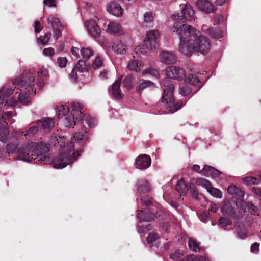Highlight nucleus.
Listing matches in <instances>:
<instances>
[{"mask_svg": "<svg viewBox=\"0 0 261 261\" xmlns=\"http://www.w3.org/2000/svg\"><path fill=\"white\" fill-rule=\"evenodd\" d=\"M89 136L86 129L81 128L74 134L73 138L75 143L68 142L67 143L66 139L64 136H55L56 140L55 146L60 147V153L51 161L50 164L55 168L61 169L76 161L81 152L83 151V147L88 141Z\"/></svg>", "mask_w": 261, "mask_h": 261, "instance_id": "nucleus-1", "label": "nucleus"}, {"mask_svg": "<svg viewBox=\"0 0 261 261\" xmlns=\"http://www.w3.org/2000/svg\"><path fill=\"white\" fill-rule=\"evenodd\" d=\"M194 14L193 8L187 3L180 13L172 15L174 20L173 32H177L180 40L178 50L188 57H190L195 52L192 43V38H190L191 26L186 25V21L192 20Z\"/></svg>", "mask_w": 261, "mask_h": 261, "instance_id": "nucleus-2", "label": "nucleus"}, {"mask_svg": "<svg viewBox=\"0 0 261 261\" xmlns=\"http://www.w3.org/2000/svg\"><path fill=\"white\" fill-rule=\"evenodd\" d=\"M166 74L167 78L164 79L162 82L164 88L162 97V102L164 103L169 111L173 113L179 110L183 106L182 101H176L174 96V85L172 79L181 80L185 76V70L176 66H171L166 68Z\"/></svg>", "mask_w": 261, "mask_h": 261, "instance_id": "nucleus-3", "label": "nucleus"}, {"mask_svg": "<svg viewBox=\"0 0 261 261\" xmlns=\"http://www.w3.org/2000/svg\"><path fill=\"white\" fill-rule=\"evenodd\" d=\"M49 150V146L45 143L32 142L19 148L17 153L20 160L29 162L33 160L36 163L45 165L50 163V158L47 154Z\"/></svg>", "mask_w": 261, "mask_h": 261, "instance_id": "nucleus-4", "label": "nucleus"}, {"mask_svg": "<svg viewBox=\"0 0 261 261\" xmlns=\"http://www.w3.org/2000/svg\"><path fill=\"white\" fill-rule=\"evenodd\" d=\"M34 80L35 76L30 70L24 71L21 75L14 80L13 84L15 88L20 90L18 98L21 102L27 103L29 96L35 94Z\"/></svg>", "mask_w": 261, "mask_h": 261, "instance_id": "nucleus-5", "label": "nucleus"}, {"mask_svg": "<svg viewBox=\"0 0 261 261\" xmlns=\"http://www.w3.org/2000/svg\"><path fill=\"white\" fill-rule=\"evenodd\" d=\"M72 110L69 115V109L65 105L60 106L58 108V117L65 116L63 120V124L66 127H73L80 122L83 123L85 118L83 109L84 106L79 102H73L71 103Z\"/></svg>", "mask_w": 261, "mask_h": 261, "instance_id": "nucleus-6", "label": "nucleus"}, {"mask_svg": "<svg viewBox=\"0 0 261 261\" xmlns=\"http://www.w3.org/2000/svg\"><path fill=\"white\" fill-rule=\"evenodd\" d=\"M190 38H192V43L194 50L202 54H206L210 48V42L205 36L201 35L200 32L195 28L191 27Z\"/></svg>", "mask_w": 261, "mask_h": 261, "instance_id": "nucleus-7", "label": "nucleus"}, {"mask_svg": "<svg viewBox=\"0 0 261 261\" xmlns=\"http://www.w3.org/2000/svg\"><path fill=\"white\" fill-rule=\"evenodd\" d=\"M159 37V33L158 30H152L147 32L146 37L144 40L143 47H145L150 50L155 49L158 46V38ZM134 52L138 54H144L146 51L144 48L140 46L136 47L134 49Z\"/></svg>", "mask_w": 261, "mask_h": 261, "instance_id": "nucleus-8", "label": "nucleus"}, {"mask_svg": "<svg viewBox=\"0 0 261 261\" xmlns=\"http://www.w3.org/2000/svg\"><path fill=\"white\" fill-rule=\"evenodd\" d=\"M39 132L41 133H47L51 130L55 125L54 120L50 118H44L37 121Z\"/></svg>", "mask_w": 261, "mask_h": 261, "instance_id": "nucleus-9", "label": "nucleus"}, {"mask_svg": "<svg viewBox=\"0 0 261 261\" xmlns=\"http://www.w3.org/2000/svg\"><path fill=\"white\" fill-rule=\"evenodd\" d=\"M229 194L237 196L236 201L235 202L238 207L242 208L244 207L245 202L241 199V198L244 196V192L240 189L237 188L236 186L230 185L227 189Z\"/></svg>", "mask_w": 261, "mask_h": 261, "instance_id": "nucleus-10", "label": "nucleus"}, {"mask_svg": "<svg viewBox=\"0 0 261 261\" xmlns=\"http://www.w3.org/2000/svg\"><path fill=\"white\" fill-rule=\"evenodd\" d=\"M13 90L11 88H7L6 90L4 88L0 90V103L5 106H15L16 101L14 98H8L12 93Z\"/></svg>", "mask_w": 261, "mask_h": 261, "instance_id": "nucleus-11", "label": "nucleus"}, {"mask_svg": "<svg viewBox=\"0 0 261 261\" xmlns=\"http://www.w3.org/2000/svg\"><path fill=\"white\" fill-rule=\"evenodd\" d=\"M184 81L187 84L190 85L192 87L197 88L196 90L194 91V93H196L202 87V84L199 80L198 74L195 73H189L184 76Z\"/></svg>", "mask_w": 261, "mask_h": 261, "instance_id": "nucleus-12", "label": "nucleus"}, {"mask_svg": "<svg viewBox=\"0 0 261 261\" xmlns=\"http://www.w3.org/2000/svg\"><path fill=\"white\" fill-rule=\"evenodd\" d=\"M88 33L94 38L96 39L100 37L101 29L98 25L96 19H91L87 21L86 23Z\"/></svg>", "mask_w": 261, "mask_h": 261, "instance_id": "nucleus-13", "label": "nucleus"}, {"mask_svg": "<svg viewBox=\"0 0 261 261\" xmlns=\"http://www.w3.org/2000/svg\"><path fill=\"white\" fill-rule=\"evenodd\" d=\"M151 163V159L149 155L141 154L136 158L135 165L138 169L144 170L150 166Z\"/></svg>", "mask_w": 261, "mask_h": 261, "instance_id": "nucleus-14", "label": "nucleus"}, {"mask_svg": "<svg viewBox=\"0 0 261 261\" xmlns=\"http://www.w3.org/2000/svg\"><path fill=\"white\" fill-rule=\"evenodd\" d=\"M2 108L0 107V141L6 142L9 137V129L8 123L4 120Z\"/></svg>", "mask_w": 261, "mask_h": 261, "instance_id": "nucleus-15", "label": "nucleus"}, {"mask_svg": "<svg viewBox=\"0 0 261 261\" xmlns=\"http://www.w3.org/2000/svg\"><path fill=\"white\" fill-rule=\"evenodd\" d=\"M196 5L199 10L207 14L215 13L216 11V7L208 0H197Z\"/></svg>", "mask_w": 261, "mask_h": 261, "instance_id": "nucleus-16", "label": "nucleus"}, {"mask_svg": "<svg viewBox=\"0 0 261 261\" xmlns=\"http://www.w3.org/2000/svg\"><path fill=\"white\" fill-rule=\"evenodd\" d=\"M140 222H150L155 218L154 211L143 209L140 210L137 215Z\"/></svg>", "mask_w": 261, "mask_h": 261, "instance_id": "nucleus-17", "label": "nucleus"}, {"mask_svg": "<svg viewBox=\"0 0 261 261\" xmlns=\"http://www.w3.org/2000/svg\"><path fill=\"white\" fill-rule=\"evenodd\" d=\"M122 76H120L112 85V93L113 96L117 99H122L123 94L121 93L120 90V85L121 83Z\"/></svg>", "mask_w": 261, "mask_h": 261, "instance_id": "nucleus-18", "label": "nucleus"}, {"mask_svg": "<svg viewBox=\"0 0 261 261\" xmlns=\"http://www.w3.org/2000/svg\"><path fill=\"white\" fill-rule=\"evenodd\" d=\"M161 61L166 64H175L177 61L176 56L172 53L163 51L160 54Z\"/></svg>", "mask_w": 261, "mask_h": 261, "instance_id": "nucleus-19", "label": "nucleus"}, {"mask_svg": "<svg viewBox=\"0 0 261 261\" xmlns=\"http://www.w3.org/2000/svg\"><path fill=\"white\" fill-rule=\"evenodd\" d=\"M199 173L205 176L213 177H218L220 174L219 170L208 165H205L203 168L199 171Z\"/></svg>", "mask_w": 261, "mask_h": 261, "instance_id": "nucleus-20", "label": "nucleus"}, {"mask_svg": "<svg viewBox=\"0 0 261 261\" xmlns=\"http://www.w3.org/2000/svg\"><path fill=\"white\" fill-rule=\"evenodd\" d=\"M106 30L110 34L116 36H120L124 34L120 24L114 22H109Z\"/></svg>", "mask_w": 261, "mask_h": 261, "instance_id": "nucleus-21", "label": "nucleus"}, {"mask_svg": "<svg viewBox=\"0 0 261 261\" xmlns=\"http://www.w3.org/2000/svg\"><path fill=\"white\" fill-rule=\"evenodd\" d=\"M107 11L112 15L120 16L122 13V9L120 5L114 2H111L107 6Z\"/></svg>", "mask_w": 261, "mask_h": 261, "instance_id": "nucleus-22", "label": "nucleus"}, {"mask_svg": "<svg viewBox=\"0 0 261 261\" xmlns=\"http://www.w3.org/2000/svg\"><path fill=\"white\" fill-rule=\"evenodd\" d=\"M154 86V84L150 81L140 79L137 83L136 91L137 93H141L145 88Z\"/></svg>", "mask_w": 261, "mask_h": 261, "instance_id": "nucleus-23", "label": "nucleus"}, {"mask_svg": "<svg viewBox=\"0 0 261 261\" xmlns=\"http://www.w3.org/2000/svg\"><path fill=\"white\" fill-rule=\"evenodd\" d=\"M37 73L38 77L37 85L39 88H42L44 85V77H46L48 75V72L45 68L42 67Z\"/></svg>", "mask_w": 261, "mask_h": 261, "instance_id": "nucleus-24", "label": "nucleus"}, {"mask_svg": "<svg viewBox=\"0 0 261 261\" xmlns=\"http://www.w3.org/2000/svg\"><path fill=\"white\" fill-rule=\"evenodd\" d=\"M141 203L142 205L145 207L143 208V209L149 210V211H154L155 209L154 207H156L155 205H154L153 201V199L152 197L150 198L149 197H142L141 198Z\"/></svg>", "mask_w": 261, "mask_h": 261, "instance_id": "nucleus-25", "label": "nucleus"}, {"mask_svg": "<svg viewBox=\"0 0 261 261\" xmlns=\"http://www.w3.org/2000/svg\"><path fill=\"white\" fill-rule=\"evenodd\" d=\"M175 190L180 193V195H185L189 190L188 184H186L183 179H181L176 184Z\"/></svg>", "mask_w": 261, "mask_h": 261, "instance_id": "nucleus-26", "label": "nucleus"}, {"mask_svg": "<svg viewBox=\"0 0 261 261\" xmlns=\"http://www.w3.org/2000/svg\"><path fill=\"white\" fill-rule=\"evenodd\" d=\"M138 191L140 194H146L150 191L149 183L146 180H141L138 186Z\"/></svg>", "mask_w": 261, "mask_h": 261, "instance_id": "nucleus-27", "label": "nucleus"}, {"mask_svg": "<svg viewBox=\"0 0 261 261\" xmlns=\"http://www.w3.org/2000/svg\"><path fill=\"white\" fill-rule=\"evenodd\" d=\"M142 63L141 61L137 60L130 61L128 64L127 68L129 70L140 72Z\"/></svg>", "mask_w": 261, "mask_h": 261, "instance_id": "nucleus-28", "label": "nucleus"}, {"mask_svg": "<svg viewBox=\"0 0 261 261\" xmlns=\"http://www.w3.org/2000/svg\"><path fill=\"white\" fill-rule=\"evenodd\" d=\"M179 93L184 96H186L190 95L192 91H195L193 88L187 83L182 84L179 87Z\"/></svg>", "mask_w": 261, "mask_h": 261, "instance_id": "nucleus-29", "label": "nucleus"}, {"mask_svg": "<svg viewBox=\"0 0 261 261\" xmlns=\"http://www.w3.org/2000/svg\"><path fill=\"white\" fill-rule=\"evenodd\" d=\"M74 67L80 73L88 72L91 68L90 65L86 64V62L82 60H79Z\"/></svg>", "mask_w": 261, "mask_h": 261, "instance_id": "nucleus-30", "label": "nucleus"}, {"mask_svg": "<svg viewBox=\"0 0 261 261\" xmlns=\"http://www.w3.org/2000/svg\"><path fill=\"white\" fill-rule=\"evenodd\" d=\"M135 83V79L133 75H127L123 81L124 86L128 90L131 89Z\"/></svg>", "mask_w": 261, "mask_h": 261, "instance_id": "nucleus-31", "label": "nucleus"}, {"mask_svg": "<svg viewBox=\"0 0 261 261\" xmlns=\"http://www.w3.org/2000/svg\"><path fill=\"white\" fill-rule=\"evenodd\" d=\"M212 38L220 39L223 36V32L220 29H216L214 27L209 28L208 34Z\"/></svg>", "mask_w": 261, "mask_h": 261, "instance_id": "nucleus-32", "label": "nucleus"}, {"mask_svg": "<svg viewBox=\"0 0 261 261\" xmlns=\"http://www.w3.org/2000/svg\"><path fill=\"white\" fill-rule=\"evenodd\" d=\"M221 211L224 214H226L228 216L233 217L235 215L234 209L230 202L224 204L222 206Z\"/></svg>", "mask_w": 261, "mask_h": 261, "instance_id": "nucleus-33", "label": "nucleus"}, {"mask_svg": "<svg viewBox=\"0 0 261 261\" xmlns=\"http://www.w3.org/2000/svg\"><path fill=\"white\" fill-rule=\"evenodd\" d=\"M113 49L118 54H123L124 53H125V48L124 47L123 42L121 40H119L114 43L113 46Z\"/></svg>", "mask_w": 261, "mask_h": 261, "instance_id": "nucleus-34", "label": "nucleus"}, {"mask_svg": "<svg viewBox=\"0 0 261 261\" xmlns=\"http://www.w3.org/2000/svg\"><path fill=\"white\" fill-rule=\"evenodd\" d=\"M81 55L83 58L86 60H88L93 55V50L89 47H83L81 49Z\"/></svg>", "mask_w": 261, "mask_h": 261, "instance_id": "nucleus-35", "label": "nucleus"}, {"mask_svg": "<svg viewBox=\"0 0 261 261\" xmlns=\"http://www.w3.org/2000/svg\"><path fill=\"white\" fill-rule=\"evenodd\" d=\"M236 230L240 238L244 239L246 237L248 231L244 225H239L236 227Z\"/></svg>", "mask_w": 261, "mask_h": 261, "instance_id": "nucleus-36", "label": "nucleus"}, {"mask_svg": "<svg viewBox=\"0 0 261 261\" xmlns=\"http://www.w3.org/2000/svg\"><path fill=\"white\" fill-rule=\"evenodd\" d=\"M188 245L190 249L194 252H197L200 250L199 243L194 239L190 238L189 239Z\"/></svg>", "mask_w": 261, "mask_h": 261, "instance_id": "nucleus-37", "label": "nucleus"}, {"mask_svg": "<svg viewBox=\"0 0 261 261\" xmlns=\"http://www.w3.org/2000/svg\"><path fill=\"white\" fill-rule=\"evenodd\" d=\"M51 33L46 32L43 36H41L37 39L38 42L42 45H45L47 44L51 37Z\"/></svg>", "mask_w": 261, "mask_h": 261, "instance_id": "nucleus-38", "label": "nucleus"}, {"mask_svg": "<svg viewBox=\"0 0 261 261\" xmlns=\"http://www.w3.org/2000/svg\"><path fill=\"white\" fill-rule=\"evenodd\" d=\"M168 216V212L162 208H158L155 213V218L160 220H165Z\"/></svg>", "mask_w": 261, "mask_h": 261, "instance_id": "nucleus-39", "label": "nucleus"}, {"mask_svg": "<svg viewBox=\"0 0 261 261\" xmlns=\"http://www.w3.org/2000/svg\"><path fill=\"white\" fill-rule=\"evenodd\" d=\"M196 184L198 186H201L205 189L208 190V188H211V183L207 180L203 178H197L196 180Z\"/></svg>", "mask_w": 261, "mask_h": 261, "instance_id": "nucleus-40", "label": "nucleus"}, {"mask_svg": "<svg viewBox=\"0 0 261 261\" xmlns=\"http://www.w3.org/2000/svg\"><path fill=\"white\" fill-rule=\"evenodd\" d=\"M207 191L214 197L220 198L222 196V193L219 189L214 188L211 186V188H208Z\"/></svg>", "mask_w": 261, "mask_h": 261, "instance_id": "nucleus-41", "label": "nucleus"}, {"mask_svg": "<svg viewBox=\"0 0 261 261\" xmlns=\"http://www.w3.org/2000/svg\"><path fill=\"white\" fill-rule=\"evenodd\" d=\"M102 64L103 60L102 58L99 56H97L93 62L92 68L94 69H97L101 67Z\"/></svg>", "mask_w": 261, "mask_h": 261, "instance_id": "nucleus-42", "label": "nucleus"}, {"mask_svg": "<svg viewBox=\"0 0 261 261\" xmlns=\"http://www.w3.org/2000/svg\"><path fill=\"white\" fill-rule=\"evenodd\" d=\"M242 181L243 183L246 185H256L259 182L258 179L251 176H248L244 178Z\"/></svg>", "mask_w": 261, "mask_h": 261, "instance_id": "nucleus-43", "label": "nucleus"}, {"mask_svg": "<svg viewBox=\"0 0 261 261\" xmlns=\"http://www.w3.org/2000/svg\"><path fill=\"white\" fill-rule=\"evenodd\" d=\"M17 147V144L12 142L9 143L7 145L6 153H8V154H10V153H13L16 151Z\"/></svg>", "mask_w": 261, "mask_h": 261, "instance_id": "nucleus-44", "label": "nucleus"}, {"mask_svg": "<svg viewBox=\"0 0 261 261\" xmlns=\"http://www.w3.org/2000/svg\"><path fill=\"white\" fill-rule=\"evenodd\" d=\"M48 22L51 23L53 28L64 27V25L61 24L59 18H52L51 20L48 18Z\"/></svg>", "mask_w": 261, "mask_h": 261, "instance_id": "nucleus-45", "label": "nucleus"}, {"mask_svg": "<svg viewBox=\"0 0 261 261\" xmlns=\"http://www.w3.org/2000/svg\"><path fill=\"white\" fill-rule=\"evenodd\" d=\"M159 237V235L156 233H150L146 238V241L149 244L153 243L158 240Z\"/></svg>", "mask_w": 261, "mask_h": 261, "instance_id": "nucleus-46", "label": "nucleus"}, {"mask_svg": "<svg viewBox=\"0 0 261 261\" xmlns=\"http://www.w3.org/2000/svg\"><path fill=\"white\" fill-rule=\"evenodd\" d=\"M39 131L38 125H34L30 127L24 134V136H32Z\"/></svg>", "mask_w": 261, "mask_h": 261, "instance_id": "nucleus-47", "label": "nucleus"}, {"mask_svg": "<svg viewBox=\"0 0 261 261\" xmlns=\"http://www.w3.org/2000/svg\"><path fill=\"white\" fill-rule=\"evenodd\" d=\"M64 27H58L53 28V37L57 40L62 36V32Z\"/></svg>", "mask_w": 261, "mask_h": 261, "instance_id": "nucleus-48", "label": "nucleus"}, {"mask_svg": "<svg viewBox=\"0 0 261 261\" xmlns=\"http://www.w3.org/2000/svg\"><path fill=\"white\" fill-rule=\"evenodd\" d=\"M219 224L222 227H226L230 225L232 223L230 219L227 217H221L219 219Z\"/></svg>", "mask_w": 261, "mask_h": 261, "instance_id": "nucleus-49", "label": "nucleus"}, {"mask_svg": "<svg viewBox=\"0 0 261 261\" xmlns=\"http://www.w3.org/2000/svg\"><path fill=\"white\" fill-rule=\"evenodd\" d=\"M152 228V227L151 224H147L145 225H143L142 226H140L138 228V231L140 233H144L146 231H148L150 230H151Z\"/></svg>", "mask_w": 261, "mask_h": 261, "instance_id": "nucleus-50", "label": "nucleus"}, {"mask_svg": "<svg viewBox=\"0 0 261 261\" xmlns=\"http://www.w3.org/2000/svg\"><path fill=\"white\" fill-rule=\"evenodd\" d=\"M145 73L150 74L154 77L159 76V72L157 70L153 68H149L143 71V74H144Z\"/></svg>", "mask_w": 261, "mask_h": 261, "instance_id": "nucleus-51", "label": "nucleus"}, {"mask_svg": "<svg viewBox=\"0 0 261 261\" xmlns=\"http://www.w3.org/2000/svg\"><path fill=\"white\" fill-rule=\"evenodd\" d=\"M67 60L65 57H59L57 59V63L60 67H65L67 64Z\"/></svg>", "mask_w": 261, "mask_h": 261, "instance_id": "nucleus-52", "label": "nucleus"}, {"mask_svg": "<svg viewBox=\"0 0 261 261\" xmlns=\"http://www.w3.org/2000/svg\"><path fill=\"white\" fill-rule=\"evenodd\" d=\"M144 21L146 22H151L153 21V17L151 12H146L144 15Z\"/></svg>", "mask_w": 261, "mask_h": 261, "instance_id": "nucleus-53", "label": "nucleus"}, {"mask_svg": "<svg viewBox=\"0 0 261 261\" xmlns=\"http://www.w3.org/2000/svg\"><path fill=\"white\" fill-rule=\"evenodd\" d=\"M182 255V254H181L179 250H176L174 253L170 254V257L173 260H177L180 258Z\"/></svg>", "mask_w": 261, "mask_h": 261, "instance_id": "nucleus-54", "label": "nucleus"}, {"mask_svg": "<svg viewBox=\"0 0 261 261\" xmlns=\"http://www.w3.org/2000/svg\"><path fill=\"white\" fill-rule=\"evenodd\" d=\"M43 54L46 56H52L55 54L54 49L52 47L45 48L43 50Z\"/></svg>", "mask_w": 261, "mask_h": 261, "instance_id": "nucleus-55", "label": "nucleus"}, {"mask_svg": "<svg viewBox=\"0 0 261 261\" xmlns=\"http://www.w3.org/2000/svg\"><path fill=\"white\" fill-rule=\"evenodd\" d=\"M247 207L248 210L250 211V212L251 213V214L255 215L257 210V208L255 206H254L253 204L251 203H248Z\"/></svg>", "mask_w": 261, "mask_h": 261, "instance_id": "nucleus-56", "label": "nucleus"}, {"mask_svg": "<svg viewBox=\"0 0 261 261\" xmlns=\"http://www.w3.org/2000/svg\"><path fill=\"white\" fill-rule=\"evenodd\" d=\"M190 191L191 193L192 197L195 199H198L199 193L197 188L195 187L190 188Z\"/></svg>", "mask_w": 261, "mask_h": 261, "instance_id": "nucleus-57", "label": "nucleus"}, {"mask_svg": "<svg viewBox=\"0 0 261 261\" xmlns=\"http://www.w3.org/2000/svg\"><path fill=\"white\" fill-rule=\"evenodd\" d=\"M77 71H78L76 69H75V68L74 67L72 69L71 73L69 74L70 78L74 82H76L78 78V75L77 73Z\"/></svg>", "mask_w": 261, "mask_h": 261, "instance_id": "nucleus-58", "label": "nucleus"}, {"mask_svg": "<svg viewBox=\"0 0 261 261\" xmlns=\"http://www.w3.org/2000/svg\"><path fill=\"white\" fill-rule=\"evenodd\" d=\"M208 215H209V213H208L207 212H203L201 215V218H200L202 222L206 223L210 219Z\"/></svg>", "mask_w": 261, "mask_h": 261, "instance_id": "nucleus-59", "label": "nucleus"}, {"mask_svg": "<svg viewBox=\"0 0 261 261\" xmlns=\"http://www.w3.org/2000/svg\"><path fill=\"white\" fill-rule=\"evenodd\" d=\"M219 204H216V203H213L212 202L210 205L208 211H210L212 212L215 213L217 211V210L219 208Z\"/></svg>", "mask_w": 261, "mask_h": 261, "instance_id": "nucleus-60", "label": "nucleus"}, {"mask_svg": "<svg viewBox=\"0 0 261 261\" xmlns=\"http://www.w3.org/2000/svg\"><path fill=\"white\" fill-rule=\"evenodd\" d=\"M34 27H35V31L36 33L40 32L43 28L42 27L41 25L40 21L38 20H36L35 21Z\"/></svg>", "mask_w": 261, "mask_h": 261, "instance_id": "nucleus-61", "label": "nucleus"}, {"mask_svg": "<svg viewBox=\"0 0 261 261\" xmlns=\"http://www.w3.org/2000/svg\"><path fill=\"white\" fill-rule=\"evenodd\" d=\"M259 244L257 242L254 243L251 246L250 250L252 252H255L259 250Z\"/></svg>", "mask_w": 261, "mask_h": 261, "instance_id": "nucleus-62", "label": "nucleus"}, {"mask_svg": "<svg viewBox=\"0 0 261 261\" xmlns=\"http://www.w3.org/2000/svg\"><path fill=\"white\" fill-rule=\"evenodd\" d=\"M24 132L19 130H14L13 132V134L14 136L17 139L20 138V137L22 136H24Z\"/></svg>", "mask_w": 261, "mask_h": 261, "instance_id": "nucleus-63", "label": "nucleus"}, {"mask_svg": "<svg viewBox=\"0 0 261 261\" xmlns=\"http://www.w3.org/2000/svg\"><path fill=\"white\" fill-rule=\"evenodd\" d=\"M252 192L255 193L258 197L261 198V189L253 187L252 189Z\"/></svg>", "mask_w": 261, "mask_h": 261, "instance_id": "nucleus-64", "label": "nucleus"}]
</instances>
